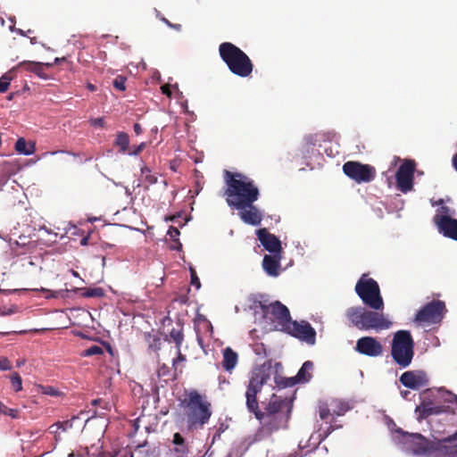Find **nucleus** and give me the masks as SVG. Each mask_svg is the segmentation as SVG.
<instances>
[{"label": "nucleus", "instance_id": "f257e3e1", "mask_svg": "<svg viewBox=\"0 0 457 457\" xmlns=\"http://www.w3.org/2000/svg\"><path fill=\"white\" fill-rule=\"evenodd\" d=\"M271 367L272 360H268L262 366L254 369L251 373L245 392V404L248 411L253 413L262 428L269 432L287 428L292 409L290 401L287 398L280 399L276 395L271 396L264 411L259 409L257 394L270 379Z\"/></svg>", "mask_w": 457, "mask_h": 457}, {"label": "nucleus", "instance_id": "f03ea898", "mask_svg": "<svg viewBox=\"0 0 457 457\" xmlns=\"http://www.w3.org/2000/svg\"><path fill=\"white\" fill-rule=\"evenodd\" d=\"M355 292L362 303L370 310L362 306L350 307L345 311V316L351 325L361 331L380 332L389 329L393 322L383 312L384 301L378 282L366 278L363 275L356 283Z\"/></svg>", "mask_w": 457, "mask_h": 457}, {"label": "nucleus", "instance_id": "7ed1b4c3", "mask_svg": "<svg viewBox=\"0 0 457 457\" xmlns=\"http://www.w3.org/2000/svg\"><path fill=\"white\" fill-rule=\"evenodd\" d=\"M224 177L226 184L224 196L230 208H244L259 199L260 190L249 177L228 170H225Z\"/></svg>", "mask_w": 457, "mask_h": 457}, {"label": "nucleus", "instance_id": "20e7f679", "mask_svg": "<svg viewBox=\"0 0 457 457\" xmlns=\"http://www.w3.org/2000/svg\"><path fill=\"white\" fill-rule=\"evenodd\" d=\"M219 53L221 60L234 75L247 78L252 74L253 64L251 59L236 45L230 42L221 43L219 46Z\"/></svg>", "mask_w": 457, "mask_h": 457}, {"label": "nucleus", "instance_id": "39448f33", "mask_svg": "<svg viewBox=\"0 0 457 457\" xmlns=\"http://www.w3.org/2000/svg\"><path fill=\"white\" fill-rule=\"evenodd\" d=\"M414 340L409 330L401 329L394 334L391 343V357L401 368H408L414 357Z\"/></svg>", "mask_w": 457, "mask_h": 457}, {"label": "nucleus", "instance_id": "423d86ee", "mask_svg": "<svg viewBox=\"0 0 457 457\" xmlns=\"http://www.w3.org/2000/svg\"><path fill=\"white\" fill-rule=\"evenodd\" d=\"M186 407L188 408L187 421L190 426L199 424L204 426L208 422L212 416L211 403L204 401L200 394L196 391H192L188 395V400L186 403Z\"/></svg>", "mask_w": 457, "mask_h": 457}, {"label": "nucleus", "instance_id": "0eeeda50", "mask_svg": "<svg viewBox=\"0 0 457 457\" xmlns=\"http://www.w3.org/2000/svg\"><path fill=\"white\" fill-rule=\"evenodd\" d=\"M447 310L445 302L441 300H432L424 304L415 314L414 322L420 325L438 324L440 323Z\"/></svg>", "mask_w": 457, "mask_h": 457}, {"label": "nucleus", "instance_id": "6e6552de", "mask_svg": "<svg viewBox=\"0 0 457 457\" xmlns=\"http://www.w3.org/2000/svg\"><path fill=\"white\" fill-rule=\"evenodd\" d=\"M398 435L397 440L400 444L410 445L415 455H423L432 453L435 450L433 443L419 433H408L402 428L395 429Z\"/></svg>", "mask_w": 457, "mask_h": 457}, {"label": "nucleus", "instance_id": "1a4fd4ad", "mask_svg": "<svg viewBox=\"0 0 457 457\" xmlns=\"http://www.w3.org/2000/svg\"><path fill=\"white\" fill-rule=\"evenodd\" d=\"M281 331L311 345H313L316 342V331L307 321L298 322L291 319L288 325H286Z\"/></svg>", "mask_w": 457, "mask_h": 457}, {"label": "nucleus", "instance_id": "9d476101", "mask_svg": "<svg viewBox=\"0 0 457 457\" xmlns=\"http://www.w3.org/2000/svg\"><path fill=\"white\" fill-rule=\"evenodd\" d=\"M344 173L358 183L370 182L374 179L376 170L369 164L357 162H347L343 165Z\"/></svg>", "mask_w": 457, "mask_h": 457}, {"label": "nucleus", "instance_id": "9b49d317", "mask_svg": "<svg viewBox=\"0 0 457 457\" xmlns=\"http://www.w3.org/2000/svg\"><path fill=\"white\" fill-rule=\"evenodd\" d=\"M415 171V162L411 160L404 161L398 168L395 179L397 187L404 194L412 190Z\"/></svg>", "mask_w": 457, "mask_h": 457}, {"label": "nucleus", "instance_id": "f8f14e48", "mask_svg": "<svg viewBox=\"0 0 457 457\" xmlns=\"http://www.w3.org/2000/svg\"><path fill=\"white\" fill-rule=\"evenodd\" d=\"M431 389H427L421 393V402L415 408V412L418 415V420H425L431 415H438L441 413L448 412V407L445 405H435L429 399Z\"/></svg>", "mask_w": 457, "mask_h": 457}, {"label": "nucleus", "instance_id": "ddd939ff", "mask_svg": "<svg viewBox=\"0 0 457 457\" xmlns=\"http://www.w3.org/2000/svg\"><path fill=\"white\" fill-rule=\"evenodd\" d=\"M399 381L403 386L412 390H418L429 383L428 374L422 370L405 371L401 375Z\"/></svg>", "mask_w": 457, "mask_h": 457}, {"label": "nucleus", "instance_id": "4468645a", "mask_svg": "<svg viewBox=\"0 0 457 457\" xmlns=\"http://www.w3.org/2000/svg\"><path fill=\"white\" fill-rule=\"evenodd\" d=\"M355 350L369 357H378L383 353V345L372 337H362L356 342Z\"/></svg>", "mask_w": 457, "mask_h": 457}, {"label": "nucleus", "instance_id": "2eb2a0df", "mask_svg": "<svg viewBox=\"0 0 457 457\" xmlns=\"http://www.w3.org/2000/svg\"><path fill=\"white\" fill-rule=\"evenodd\" d=\"M267 319L277 320L280 325V330H282L286 325H288V321L291 320V315L286 305L281 303L279 301H276L269 304Z\"/></svg>", "mask_w": 457, "mask_h": 457}, {"label": "nucleus", "instance_id": "dca6fc26", "mask_svg": "<svg viewBox=\"0 0 457 457\" xmlns=\"http://www.w3.org/2000/svg\"><path fill=\"white\" fill-rule=\"evenodd\" d=\"M256 236L266 251L272 254H281V242L275 235L266 228H260L256 231Z\"/></svg>", "mask_w": 457, "mask_h": 457}, {"label": "nucleus", "instance_id": "f3484780", "mask_svg": "<svg viewBox=\"0 0 457 457\" xmlns=\"http://www.w3.org/2000/svg\"><path fill=\"white\" fill-rule=\"evenodd\" d=\"M235 209L238 211V216L245 224L258 226L263 219L262 212L253 204H251L249 206H245L244 208Z\"/></svg>", "mask_w": 457, "mask_h": 457}, {"label": "nucleus", "instance_id": "a211bd4d", "mask_svg": "<svg viewBox=\"0 0 457 457\" xmlns=\"http://www.w3.org/2000/svg\"><path fill=\"white\" fill-rule=\"evenodd\" d=\"M281 254H266L262 260V268L270 277H278L280 270Z\"/></svg>", "mask_w": 457, "mask_h": 457}, {"label": "nucleus", "instance_id": "6ab92c4d", "mask_svg": "<svg viewBox=\"0 0 457 457\" xmlns=\"http://www.w3.org/2000/svg\"><path fill=\"white\" fill-rule=\"evenodd\" d=\"M438 232L444 237L457 241V219L443 217L439 220Z\"/></svg>", "mask_w": 457, "mask_h": 457}, {"label": "nucleus", "instance_id": "aec40b11", "mask_svg": "<svg viewBox=\"0 0 457 457\" xmlns=\"http://www.w3.org/2000/svg\"><path fill=\"white\" fill-rule=\"evenodd\" d=\"M238 355L230 347H226L223 350L222 367L228 371L231 372L237 364Z\"/></svg>", "mask_w": 457, "mask_h": 457}, {"label": "nucleus", "instance_id": "412c9836", "mask_svg": "<svg viewBox=\"0 0 457 457\" xmlns=\"http://www.w3.org/2000/svg\"><path fill=\"white\" fill-rule=\"evenodd\" d=\"M313 362L306 361L295 376L299 384L308 383L312 378Z\"/></svg>", "mask_w": 457, "mask_h": 457}, {"label": "nucleus", "instance_id": "4be33fe9", "mask_svg": "<svg viewBox=\"0 0 457 457\" xmlns=\"http://www.w3.org/2000/svg\"><path fill=\"white\" fill-rule=\"evenodd\" d=\"M249 309L253 312L255 315L262 314V318L267 319V310L269 304L266 301H262L258 296H251L249 298Z\"/></svg>", "mask_w": 457, "mask_h": 457}, {"label": "nucleus", "instance_id": "5701e85b", "mask_svg": "<svg viewBox=\"0 0 457 457\" xmlns=\"http://www.w3.org/2000/svg\"><path fill=\"white\" fill-rule=\"evenodd\" d=\"M17 69H23L25 71L35 73L40 78H44V64L41 62L25 61L18 64Z\"/></svg>", "mask_w": 457, "mask_h": 457}, {"label": "nucleus", "instance_id": "b1692460", "mask_svg": "<svg viewBox=\"0 0 457 457\" xmlns=\"http://www.w3.org/2000/svg\"><path fill=\"white\" fill-rule=\"evenodd\" d=\"M114 146L119 148L120 154H127L129 147V137L126 132L119 131L116 134Z\"/></svg>", "mask_w": 457, "mask_h": 457}, {"label": "nucleus", "instance_id": "393cba45", "mask_svg": "<svg viewBox=\"0 0 457 457\" xmlns=\"http://www.w3.org/2000/svg\"><path fill=\"white\" fill-rule=\"evenodd\" d=\"M35 144L31 143L28 145L27 141L23 137H19L15 143V150L20 154L26 156L31 155L35 152Z\"/></svg>", "mask_w": 457, "mask_h": 457}, {"label": "nucleus", "instance_id": "a878e982", "mask_svg": "<svg viewBox=\"0 0 457 457\" xmlns=\"http://www.w3.org/2000/svg\"><path fill=\"white\" fill-rule=\"evenodd\" d=\"M141 176L143 178L144 182L146 184L145 188H148L149 186L154 185L158 181V178L156 174H152L150 168L144 165L140 169Z\"/></svg>", "mask_w": 457, "mask_h": 457}, {"label": "nucleus", "instance_id": "bb28decb", "mask_svg": "<svg viewBox=\"0 0 457 457\" xmlns=\"http://www.w3.org/2000/svg\"><path fill=\"white\" fill-rule=\"evenodd\" d=\"M81 291V295L85 298H101L104 296V290L102 287L77 288Z\"/></svg>", "mask_w": 457, "mask_h": 457}, {"label": "nucleus", "instance_id": "cd10ccee", "mask_svg": "<svg viewBox=\"0 0 457 457\" xmlns=\"http://www.w3.org/2000/svg\"><path fill=\"white\" fill-rule=\"evenodd\" d=\"M173 444L177 446L174 448V451L182 455H187L188 453V448L185 444L184 437L179 433H175L173 436Z\"/></svg>", "mask_w": 457, "mask_h": 457}, {"label": "nucleus", "instance_id": "c85d7f7f", "mask_svg": "<svg viewBox=\"0 0 457 457\" xmlns=\"http://www.w3.org/2000/svg\"><path fill=\"white\" fill-rule=\"evenodd\" d=\"M274 381L278 388H287L299 384L295 377L285 378L278 375L274 377Z\"/></svg>", "mask_w": 457, "mask_h": 457}, {"label": "nucleus", "instance_id": "c756f323", "mask_svg": "<svg viewBox=\"0 0 457 457\" xmlns=\"http://www.w3.org/2000/svg\"><path fill=\"white\" fill-rule=\"evenodd\" d=\"M452 211L451 209L446 205H442L439 208L436 209V214L433 217V222L436 226L437 229L440 228L439 220L443 217L446 218H452L451 217Z\"/></svg>", "mask_w": 457, "mask_h": 457}, {"label": "nucleus", "instance_id": "7c9ffc66", "mask_svg": "<svg viewBox=\"0 0 457 457\" xmlns=\"http://www.w3.org/2000/svg\"><path fill=\"white\" fill-rule=\"evenodd\" d=\"M79 415L72 416L71 419L65 421H57L52 425V428L61 429L62 432H66L73 427L75 420H79Z\"/></svg>", "mask_w": 457, "mask_h": 457}, {"label": "nucleus", "instance_id": "2f4dec72", "mask_svg": "<svg viewBox=\"0 0 457 457\" xmlns=\"http://www.w3.org/2000/svg\"><path fill=\"white\" fill-rule=\"evenodd\" d=\"M170 337L176 344L177 350L181 348L182 343L184 341V334L182 328H172L170 332Z\"/></svg>", "mask_w": 457, "mask_h": 457}, {"label": "nucleus", "instance_id": "473e14b6", "mask_svg": "<svg viewBox=\"0 0 457 457\" xmlns=\"http://www.w3.org/2000/svg\"><path fill=\"white\" fill-rule=\"evenodd\" d=\"M10 380L15 392H20L22 390V379L18 372H13L10 376Z\"/></svg>", "mask_w": 457, "mask_h": 457}, {"label": "nucleus", "instance_id": "72a5a7b5", "mask_svg": "<svg viewBox=\"0 0 457 457\" xmlns=\"http://www.w3.org/2000/svg\"><path fill=\"white\" fill-rule=\"evenodd\" d=\"M104 353V350L99 345H91L87 349L84 350L81 353V356L83 357H89L93 355H100Z\"/></svg>", "mask_w": 457, "mask_h": 457}, {"label": "nucleus", "instance_id": "f704fd0d", "mask_svg": "<svg viewBox=\"0 0 457 457\" xmlns=\"http://www.w3.org/2000/svg\"><path fill=\"white\" fill-rule=\"evenodd\" d=\"M12 81V77L5 73L0 78V93H4L8 90Z\"/></svg>", "mask_w": 457, "mask_h": 457}, {"label": "nucleus", "instance_id": "c9c22d12", "mask_svg": "<svg viewBox=\"0 0 457 457\" xmlns=\"http://www.w3.org/2000/svg\"><path fill=\"white\" fill-rule=\"evenodd\" d=\"M126 80H127V79L124 76H117L112 81V86L120 91H125L126 90V85H125Z\"/></svg>", "mask_w": 457, "mask_h": 457}, {"label": "nucleus", "instance_id": "e433bc0d", "mask_svg": "<svg viewBox=\"0 0 457 457\" xmlns=\"http://www.w3.org/2000/svg\"><path fill=\"white\" fill-rule=\"evenodd\" d=\"M38 388H39V392L44 395H50V396H58L59 395V391L56 388H54V386H39Z\"/></svg>", "mask_w": 457, "mask_h": 457}, {"label": "nucleus", "instance_id": "4c0bfd02", "mask_svg": "<svg viewBox=\"0 0 457 457\" xmlns=\"http://www.w3.org/2000/svg\"><path fill=\"white\" fill-rule=\"evenodd\" d=\"M351 409L348 403L345 402H338L337 404V409L334 410V413L337 416L344 415L347 411Z\"/></svg>", "mask_w": 457, "mask_h": 457}, {"label": "nucleus", "instance_id": "58836bf2", "mask_svg": "<svg viewBox=\"0 0 457 457\" xmlns=\"http://www.w3.org/2000/svg\"><path fill=\"white\" fill-rule=\"evenodd\" d=\"M0 413L10 416L13 419H16L18 417L17 410L8 408L3 403H0Z\"/></svg>", "mask_w": 457, "mask_h": 457}, {"label": "nucleus", "instance_id": "ea45409f", "mask_svg": "<svg viewBox=\"0 0 457 457\" xmlns=\"http://www.w3.org/2000/svg\"><path fill=\"white\" fill-rule=\"evenodd\" d=\"M253 350L256 355H259V356L260 355H263V356L267 355L266 347H265L264 344H262V343L255 344L253 347Z\"/></svg>", "mask_w": 457, "mask_h": 457}, {"label": "nucleus", "instance_id": "a19ab883", "mask_svg": "<svg viewBox=\"0 0 457 457\" xmlns=\"http://www.w3.org/2000/svg\"><path fill=\"white\" fill-rule=\"evenodd\" d=\"M190 277H191V285L195 286L197 289L201 287L200 279L196 275L195 270L193 268H190Z\"/></svg>", "mask_w": 457, "mask_h": 457}, {"label": "nucleus", "instance_id": "79ce46f5", "mask_svg": "<svg viewBox=\"0 0 457 457\" xmlns=\"http://www.w3.org/2000/svg\"><path fill=\"white\" fill-rule=\"evenodd\" d=\"M145 143L142 142L140 145L133 147V149L131 151H129L127 153V154L129 156H137L145 149Z\"/></svg>", "mask_w": 457, "mask_h": 457}, {"label": "nucleus", "instance_id": "37998d69", "mask_svg": "<svg viewBox=\"0 0 457 457\" xmlns=\"http://www.w3.org/2000/svg\"><path fill=\"white\" fill-rule=\"evenodd\" d=\"M170 237L173 240V241H177V240H179V237L180 235V232L178 228L176 227H170L169 230H168V233H167Z\"/></svg>", "mask_w": 457, "mask_h": 457}, {"label": "nucleus", "instance_id": "c03bdc74", "mask_svg": "<svg viewBox=\"0 0 457 457\" xmlns=\"http://www.w3.org/2000/svg\"><path fill=\"white\" fill-rule=\"evenodd\" d=\"M12 369L10 361L6 357L0 358V370H9Z\"/></svg>", "mask_w": 457, "mask_h": 457}, {"label": "nucleus", "instance_id": "a18cd8bd", "mask_svg": "<svg viewBox=\"0 0 457 457\" xmlns=\"http://www.w3.org/2000/svg\"><path fill=\"white\" fill-rule=\"evenodd\" d=\"M89 123L93 127H97V128H104V120L102 117H100V118H92V119L89 120Z\"/></svg>", "mask_w": 457, "mask_h": 457}, {"label": "nucleus", "instance_id": "49530a36", "mask_svg": "<svg viewBox=\"0 0 457 457\" xmlns=\"http://www.w3.org/2000/svg\"><path fill=\"white\" fill-rule=\"evenodd\" d=\"M319 415L321 420H325L329 415V409L327 405H320Z\"/></svg>", "mask_w": 457, "mask_h": 457}, {"label": "nucleus", "instance_id": "de8ad7c7", "mask_svg": "<svg viewBox=\"0 0 457 457\" xmlns=\"http://www.w3.org/2000/svg\"><path fill=\"white\" fill-rule=\"evenodd\" d=\"M110 457H133V453L127 449H122L113 453Z\"/></svg>", "mask_w": 457, "mask_h": 457}, {"label": "nucleus", "instance_id": "09e8293b", "mask_svg": "<svg viewBox=\"0 0 457 457\" xmlns=\"http://www.w3.org/2000/svg\"><path fill=\"white\" fill-rule=\"evenodd\" d=\"M160 346H161L160 338H158L157 337H154L152 338V342L149 343V348L152 349L153 351H157L160 349Z\"/></svg>", "mask_w": 457, "mask_h": 457}, {"label": "nucleus", "instance_id": "8fccbe9b", "mask_svg": "<svg viewBox=\"0 0 457 457\" xmlns=\"http://www.w3.org/2000/svg\"><path fill=\"white\" fill-rule=\"evenodd\" d=\"M161 20L170 28H172V29H174L176 30H180L181 29V25L180 24L171 23L169 20H167L164 17H162Z\"/></svg>", "mask_w": 457, "mask_h": 457}, {"label": "nucleus", "instance_id": "3c124183", "mask_svg": "<svg viewBox=\"0 0 457 457\" xmlns=\"http://www.w3.org/2000/svg\"><path fill=\"white\" fill-rule=\"evenodd\" d=\"M447 394V398H445V402L447 403H455L457 405V395H454L453 393L452 392H446Z\"/></svg>", "mask_w": 457, "mask_h": 457}, {"label": "nucleus", "instance_id": "603ef678", "mask_svg": "<svg viewBox=\"0 0 457 457\" xmlns=\"http://www.w3.org/2000/svg\"><path fill=\"white\" fill-rule=\"evenodd\" d=\"M335 430V427L333 425H329L327 429L323 432V438L328 437L333 431Z\"/></svg>", "mask_w": 457, "mask_h": 457}, {"label": "nucleus", "instance_id": "864d4df0", "mask_svg": "<svg viewBox=\"0 0 457 457\" xmlns=\"http://www.w3.org/2000/svg\"><path fill=\"white\" fill-rule=\"evenodd\" d=\"M446 442L448 443H456V446H457V431L453 434L452 436H448L446 439H445Z\"/></svg>", "mask_w": 457, "mask_h": 457}, {"label": "nucleus", "instance_id": "5fc2aeb1", "mask_svg": "<svg viewBox=\"0 0 457 457\" xmlns=\"http://www.w3.org/2000/svg\"><path fill=\"white\" fill-rule=\"evenodd\" d=\"M133 129H134V132L136 133V135H137V136L143 132L142 127L139 123H135L133 125Z\"/></svg>", "mask_w": 457, "mask_h": 457}, {"label": "nucleus", "instance_id": "6e6d98bb", "mask_svg": "<svg viewBox=\"0 0 457 457\" xmlns=\"http://www.w3.org/2000/svg\"><path fill=\"white\" fill-rule=\"evenodd\" d=\"M174 243L175 244L170 246V249L171 250H176V251H181L182 244L179 242V240L174 241Z\"/></svg>", "mask_w": 457, "mask_h": 457}, {"label": "nucleus", "instance_id": "4d7b16f0", "mask_svg": "<svg viewBox=\"0 0 457 457\" xmlns=\"http://www.w3.org/2000/svg\"><path fill=\"white\" fill-rule=\"evenodd\" d=\"M430 204L432 206H436L438 205L439 207L442 206L444 204V200L443 199H438V200H434V199H430Z\"/></svg>", "mask_w": 457, "mask_h": 457}, {"label": "nucleus", "instance_id": "13d9d810", "mask_svg": "<svg viewBox=\"0 0 457 457\" xmlns=\"http://www.w3.org/2000/svg\"><path fill=\"white\" fill-rule=\"evenodd\" d=\"M59 430H60V429H57V428H52V425L49 427V431H50V433H52V434H54V438H55V440H59V438H60V436H59V434H58V431H59Z\"/></svg>", "mask_w": 457, "mask_h": 457}, {"label": "nucleus", "instance_id": "bf43d9fd", "mask_svg": "<svg viewBox=\"0 0 457 457\" xmlns=\"http://www.w3.org/2000/svg\"><path fill=\"white\" fill-rule=\"evenodd\" d=\"M227 428L228 426L221 423L220 428L217 429V436H220Z\"/></svg>", "mask_w": 457, "mask_h": 457}, {"label": "nucleus", "instance_id": "052dcab7", "mask_svg": "<svg viewBox=\"0 0 457 457\" xmlns=\"http://www.w3.org/2000/svg\"><path fill=\"white\" fill-rule=\"evenodd\" d=\"M10 29H11L12 31H15L16 33H18V34H19V35H21V36H23V37H24V36H26V33H25V31H24V30H22V29H16L14 26H11V27H10Z\"/></svg>", "mask_w": 457, "mask_h": 457}, {"label": "nucleus", "instance_id": "680f3d73", "mask_svg": "<svg viewBox=\"0 0 457 457\" xmlns=\"http://www.w3.org/2000/svg\"><path fill=\"white\" fill-rule=\"evenodd\" d=\"M305 141H306V143H307L308 145H315V140H314L313 137H312V136H311V135H310V136L305 137Z\"/></svg>", "mask_w": 457, "mask_h": 457}, {"label": "nucleus", "instance_id": "e2e57ef3", "mask_svg": "<svg viewBox=\"0 0 457 457\" xmlns=\"http://www.w3.org/2000/svg\"><path fill=\"white\" fill-rule=\"evenodd\" d=\"M180 218V214H178V215H173V216H170L169 218H166V220H170L172 222H176L178 219Z\"/></svg>", "mask_w": 457, "mask_h": 457}, {"label": "nucleus", "instance_id": "0e129e2a", "mask_svg": "<svg viewBox=\"0 0 457 457\" xmlns=\"http://www.w3.org/2000/svg\"><path fill=\"white\" fill-rule=\"evenodd\" d=\"M452 162H453V168L457 171V153L453 156Z\"/></svg>", "mask_w": 457, "mask_h": 457}, {"label": "nucleus", "instance_id": "69168bd1", "mask_svg": "<svg viewBox=\"0 0 457 457\" xmlns=\"http://www.w3.org/2000/svg\"><path fill=\"white\" fill-rule=\"evenodd\" d=\"M162 91L163 94H165L167 96H170V91L169 89V86L162 87Z\"/></svg>", "mask_w": 457, "mask_h": 457}, {"label": "nucleus", "instance_id": "338daca9", "mask_svg": "<svg viewBox=\"0 0 457 457\" xmlns=\"http://www.w3.org/2000/svg\"><path fill=\"white\" fill-rule=\"evenodd\" d=\"M177 353H178V358H177L178 361H183L186 360V357H185V355H183L181 353L180 349L177 350Z\"/></svg>", "mask_w": 457, "mask_h": 457}, {"label": "nucleus", "instance_id": "774afa93", "mask_svg": "<svg viewBox=\"0 0 457 457\" xmlns=\"http://www.w3.org/2000/svg\"><path fill=\"white\" fill-rule=\"evenodd\" d=\"M274 367L277 372L282 370L283 369L282 364L280 362H275Z\"/></svg>", "mask_w": 457, "mask_h": 457}]
</instances>
